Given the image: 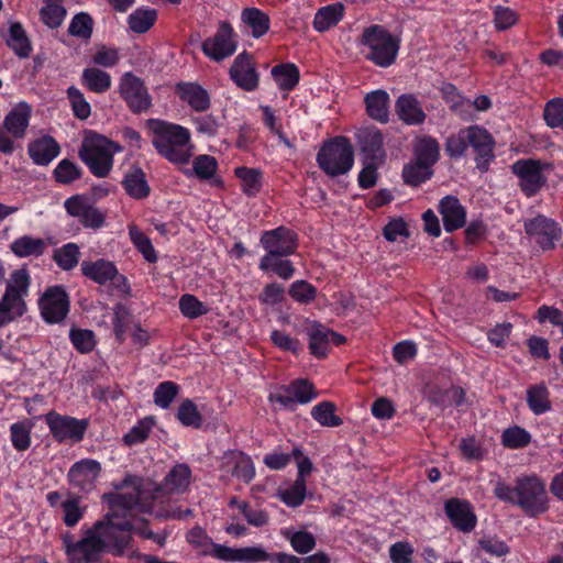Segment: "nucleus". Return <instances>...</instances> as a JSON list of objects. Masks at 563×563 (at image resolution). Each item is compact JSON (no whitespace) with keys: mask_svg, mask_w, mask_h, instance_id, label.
Returning a JSON list of instances; mask_svg holds the SVG:
<instances>
[{"mask_svg":"<svg viewBox=\"0 0 563 563\" xmlns=\"http://www.w3.org/2000/svg\"><path fill=\"white\" fill-rule=\"evenodd\" d=\"M217 159L209 155H199L194 159L192 169L200 179H210L217 170Z\"/></svg>","mask_w":563,"mask_h":563,"instance_id":"64","label":"nucleus"},{"mask_svg":"<svg viewBox=\"0 0 563 563\" xmlns=\"http://www.w3.org/2000/svg\"><path fill=\"white\" fill-rule=\"evenodd\" d=\"M30 284L31 277L25 268L14 271L7 282L5 291L0 302L5 306L15 318L23 316L26 311L24 298L29 295Z\"/></svg>","mask_w":563,"mask_h":563,"instance_id":"7","label":"nucleus"},{"mask_svg":"<svg viewBox=\"0 0 563 563\" xmlns=\"http://www.w3.org/2000/svg\"><path fill=\"white\" fill-rule=\"evenodd\" d=\"M415 154L417 161L431 168L439 158V144L437 140L430 136L421 139L416 146Z\"/></svg>","mask_w":563,"mask_h":563,"instance_id":"48","label":"nucleus"},{"mask_svg":"<svg viewBox=\"0 0 563 563\" xmlns=\"http://www.w3.org/2000/svg\"><path fill=\"white\" fill-rule=\"evenodd\" d=\"M147 125L152 144L161 156L173 164L189 163L195 147L187 128L159 119H150Z\"/></svg>","mask_w":563,"mask_h":563,"instance_id":"3","label":"nucleus"},{"mask_svg":"<svg viewBox=\"0 0 563 563\" xmlns=\"http://www.w3.org/2000/svg\"><path fill=\"white\" fill-rule=\"evenodd\" d=\"M45 422L57 442H79L88 428L87 419L63 416L55 411L45 415Z\"/></svg>","mask_w":563,"mask_h":563,"instance_id":"10","label":"nucleus"},{"mask_svg":"<svg viewBox=\"0 0 563 563\" xmlns=\"http://www.w3.org/2000/svg\"><path fill=\"white\" fill-rule=\"evenodd\" d=\"M178 390L179 387L174 382H163L154 390V402L158 407L167 409L176 398Z\"/></svg>","mask_w":563,"mask_h":563,"instance_id":"61","label":"nucleus"},{"mask_svg":"<svg viewBox=\"0 0 563 563\" xmlns=\"http://www.w3.org/2000/svg\"><path fill=\"white\" fill-rule=\"evenodd\" d=\"M230 78L240 88L245 91H253L258 86V75L246 53L239 54L230 68Z\"/></svg>","mask_w":563,"mask_h":563,"instance_id":"21","label":"nucleus"},{"mask_svg":"<svg viewBox=\"0 0 563 563\" xmlns=\"http://www.w3.org/2000/svg\"><path fill=\"white\" fill-rule=\"evenodd\" d=\"M493 493L500 501L519 507L529 517H537L549 509L545 482L537 474L517 476L514 486L499 478L494 482Z\"/></svg>","mask_w":563,"mask_h":563,"instance_id":"2","label":"nucleus"},{"mask_svg":"<svg viewBox=\"0 0 563 563\" xmlns=\"http://www.w3.org/2000/svg\"><path fill=\"white\" fill-rule=\"evenodd\" d=\"M241 19L252 30V35L256 38L263 36L269 29V16L257 8L244 9Z\"/></svg>","mask_w":563,"mask_h":563,"instance_id":"36","label":"nucleus"},{"mask_svg":"<svg viewBox=\"0 0 563 563\" xmlns=\"http://www.w3.org/2000/svg\"><path fill=\"white\" fill-rule=\"evenodd\" d=\"M30 118L31 108L27 103L21 102L5 115L3 126L13 137L22 139L29 126Z\"/></svg>","mask_w":563,"mask_h":563,"instance_id":"25","label":"nucleus"},{"mask_svg":"<svg viewBox=\"0 0 563 563\" xmlns=\"http://www.w3.org/2000/svg\"><path fill=\"white\" fill-rule=\"evenodd\" d=\"M64 207L69 216L77 218L86 228L98 229L104 223V216L101 211L82 195L66 199Z\"/></svg>","mask_w":563,"mask_h":563,"instance_id":"16","label":"nucleus"},{"mask_svg":"<svg viewBox=\"0 0 563 563\" xmlns=\"http://www.w3.org/2000/svg\"><path fill=\"white\" fill-rule=\"evenodd\" d=\"M542 168L543 165L537 159H519L511 165L512 173L519 178L521 190L528 197L536 195L545 183Z\"/></svg>","mask_w":563,"mask_h":563,"instance_id":"15","label":"nucleus"},{"mask_svg":"<svg viewBox=\"0 0 563 563\" xmlns=\"http://www.w3.org/2000/svg\"><path fill=\"white\" fill-rule=\"evenodd\" d=\"M31 159L40 166H46L60 153L58 143L52 136H43L32 141L27 146Z\"/></svg>","mask_w":563,"mask_h":563,"instance_id":"24","label":"nucleus"},{"mask_svg":"<svg viewBox=\"0 0 563 563\" xmlns=\"http://www.w3.org/2000/svg\"><path fill=\"white\" fill-rule=\"evenodd\" d=\"M60 507L63 509V521L67 527L76 526L86 511V507L81 506L80 498L77 496H69L67 499L62 501Z\"/></svg>","mask_w":563,"mask_h":563,"instance_id":"51","label":"nucleus"},{"mask_svg":"<svg viewBox=\"0 0 563 563\" xmlns=\"http://www.w3.org/2000/svg\"><path fill=\"white\" fill-rule=\"evenodd\" d=\"M364 102L366 112L372 119L380 123L388 122L389 95L385 90L377 89L368 92L364 98Z\"/></svg>","mask_w":563,"mask_h":563,"instance_id":"29","label":"nucleus"},{"mask_svg":"<svg viewBox=\"0 0 563 563\" xmlns=\"http://www.w3.org/2000/svg\"><path fill=\"white\" fill-rule=\"evenodd\" d=\"M290 297L299 303L308 305L312 302L317 296V289L306 280H296L289 286Z\"/></svg>","mask_w":563,"mask_h":563,"instance_id":"58","label":"nucleus"},{"mask_svg":"<svg viewBox=\"0 0 563 563\" xmlns=\"http://www.w3.org/2000/svg\"><path fill=\"white\" fill-rule=\"evenodd\" d=\"M468 126L450 135L445 141V152L452 158L462 157L468 147Z\"/></svg>","mask_w":563,"mask_h":563,"instance_id":"53","label":"nucleus"},{"mask_svg":"<svg viewBox=\"0 0 563 563\" xmlns=\"http://www.w3.org/2000/svg\"><path fill=\"white\" fill-rule=\"evenodd\" d=\"M235 175L242 183V191L253 197L257 195L262 188V172L257 168L238 167Z\"/></svg>","mask_w":563,"mask_h":563,"instance_id":"42","label":"nucleus"},{"mask_svg":"<svg viewBox=\"0 0 563 563\" xmlns=\"http://www.w3.org/2000/svg\"><path fill=\"white\" fill-rule=\"evenodd\" d=\"M7 43L19 57H27L31 53L30 41L20 23L11 24Z\"/></svg>","mask_w":563,"mask_h":563,"instance_id":"43","label":"nucleus"},{"mask_svg":"<svg viewBox=\"0 0 563 563\" xmlns=\"http://www.w3.org/2000/svg\"><path fill=\"white\" fill-rule=\"evenodd\" d=\"M80 268L85 277L99 285H104L113 280L118 275L115 265L106 260H97L95 262L85 261L81 263Z\"/></svg>","mask_w":563,"mask_h":563,"instance_id":"26","label":"nucleus"},{"mask_svg":"<svg viewBox=\"0 0 563 563\" xmlns=\"http://www.w3.org/2000/svg\"><path fill=\"white\" fill-rule=\"evenodd\" d=\"M121 147L109 139L91 133L85 136L79 148V158L90 173L99 178L107 177L113 166V156Z\"/></svg>","mask_w":563,"mask_h":563,"instance_id":"4","label":"nucleus"},{"mask_svg":"<svg viewBox=\"0 0 563 563\" xmlns=\"http://www.w3.org/2000/svg\"><path fill=\"white\" fill-rule=\"evenodd\" d=\"M69 339L77 351L89 353L96 345L95 333L87 329H71Z\"/></svg>","mask_w":563,"mask_h":563,"instance_id":"62","label":"nucleus"},{"mask_svg":"<svg viewBox=\"0 0 563 563\" xmlns=\"http://www.w3.org/2000/svg\"><path fill=\"white\" fill-rule=\"evenodd\" d=\"M266 254L263 257H288L297 250V234L286 227L263 232L260 239Z\"/></svg>","mask_w":563,"mask_h":563,"instance_id":"12","label":"nucleus"},{"mask_svg":"<svg viewBox=\"0 0 563 563\" xmlns=\"http://www.w3.org/2000/svg\"><path fill=\"white\" fill-rule=\"evenodd\" d=\"M318 394L311 383L306 379H296L287 386L268 395L271 404L279 405V408L295 410L296 405H306L317 398Z\"/></svg>","mask_w":563,"mask_h":563,"instance_id":"8","label":"nucleus"},{"mask_svg":"<svg viewBox=\"0 0 563 563\" xmlns=\"http://www.w3.org/2000/svg\"><path fill=\"white\" fill-rule=\"evenodd\" d=\"M179 309L181 313L189 319L198 318L209 311L208 307L203 302L189 294L180 297Z\"/></svg>","mask_w":563,"mask_h":563,"instance_id":"63","label":"nucleus"},{"mask_svg":"<svg viewBox=\"0 0 563 563\" xmlns=\"http://www.w3.org/2000/svg\"><path fill=\"white\" fill-rule=\"evenodd\" d=\"M444 510L451 523L462 532H471L476 527V516L467 500L451 498L444 505Z\"/></svg>","mask_w":563,"mask_h":563,"instance_id":"20","label":"nucleus"},{"mask_svg":"<svg viewBox=\"0 0 563 563\" xmlns=\"http://www.w3.org/2000/svg\"><path fill=\"white\" fill-rule=\"evenodd\" d=\"M531 442V434L519 426L507 428L501 433V443L505 448L518 450L526 448Z\"/></svg>","mask_w":563,"mask_h":563,"instance_id":"45","label":"nucleus"},{"mask_svg":"<svg viewBox=\"0 0 563 563\" xmlns=\"http://www.w3.org/2000/svg\"><path fill=\"white\" fill-rule=\"evenodd\" d=\"M157 13L154 9H136L129 15L128 23L133 32L145 33L155 23Z\"/></svg>","mask_w":563,"mask_h":563,"instance_id":"46","label":"nucleus"},{"mask_svg":"<svg viewBox=\"0 0 563 563\" xmlns=\"http://www.w3.org/2000/svg\"><path fill=\"white\" fill-rule=\"evenodd\" d=\"M526 401L528 408L536 416H541L552 409L550 390L544 383L530 385L526 390Z\"/></svg>","mask_w":563,"mask_h":563,"instance_id":"28","label":"nucleus"},{"mask_svg":"<svg viewBox=\"0 0 563 563\" xmlns=\"http://www.w3.org/2000/svg\"><path fill=\"white\" fill-rule=\"evenodd\" d=\"M309 349L311 354L317 357H324L328 354L331 344L329 339V329L322 324H313L308 333Z\"/></svg>","mask_w":563,"mask_h":563,"instance_id":"40","label":"nucleus"},{"mask_svg":"<svg viewBox=\"0 0 563 563\" xmlns=\"http://www.w3.org/2000/svg\"><path fill=\"white\" fill-rule=\"evenodd\" d=\"M179 98L187 102L194 110L202 112L210 107V97L206 89L192 82L177 86Z\"/></svg>","mask_w":563,"mask_h":563,"instance_id":"30","label":"nucleus"},{"mask_svg":"<svg viewBox=\"0 0 563 563\" xmlns=\"http://www.w3.org/2000/svg\"><path fill=\"white\" fill-rule=\"evenodd\" d=\"M543 119L549 128L563 131V98H553L545 103Z\"/></svg>","mask_w":563,"mask_h":563,"instance_id":"55","label":"nucleus"},{"mask_svg":"<svg viewBox=\"0 0 563 563\" xmlns=\"http://www.w3.org/2000/svg\"><path fill=\"white\" fill-rule=\"evenodd\" d=\"M122 184L128 195L134 199H143L150 194L145 174L140 167H132L125 174Z\"/></svg>","mask_w":563,"mask_h":563,"instance_id":"31","label":"nucleus"},{"mask_svg":"<svg viewBox=\"0 0 563 563\" xmlns=\"http://www.w3.org/2000/svg\"><path fill=\"white\" fill-rule=\"evenodd\" d=\"M121 97L134 113H141L150 109L151 97L143 81L132 73H125L119 84Z\"/></svg>","mask_w":563,"mask_h":563,"instance_id":"14","label":"nucleus"},{"mask_svg":"<svg viewBox=\"0 0 563 563\" xmlns=\"http://www.w3.org/2000/svg\"><path fill=\"white\" fill-rule=\"evenodd\" d=\"M43 2L44 5L40 11L42 22L49 29H57L66 16L63 0H43Z\"/></svg>","mask_w":563,"mask_h":563,"instance_id":"39","label":"nucleus"},{"mask_svg":"<svg viewBox=\"0 0 563 563\" xmlns=\"http://www.w3.org/2000/svg\"><path fill=\"white\" fill-rule=\"evenodd\" d=\"M101 472V465L96 460L85 459L76 462L68 472L69 483L82 490L90 492Z\"/></svg>","mask_w":563,"mask_h":563,"instance_id":"19","label":"nucleus"},{"mask_svg":"<svg viewBox=\"0 0 563 563\" xmlns=\"http://www.w3.org/2000/svg\"><path fill=\"white\" fill-rule=\"evenodd\" d=\"M41 317L48 324H60L65 321L69 308V297L62 286L48 287L38 299Z\"/></svg>","mask_w":563,"mask_h":563,"instance_id":"9","label":"nucleus"},{"mask_svg":"<svg viewBox=\"0 0 563 563\" xmlns=\"http://www.w3.org/2000/svg\"><path fill=\"white\" fill-rule=\"evenodd\" d=\"M335 406L330 401H322L311 409V417L324 427H339L342 419L335 413Z\"/></svg>","mask_w":563,"mask_h":563,"instance_id":"50","label":"nucleus"},{"mask_svg":"<svg viewBox=\"0 0 563 563\" xmlns=\"http://www.w3.org/2000/svg\"><path fill=\"white\" fill-rule=\"evenodd\" d=\"M343 11L344 8L341 3H333L319 9L313 19V27L318 32L328 31L342 20Z\"/></svg>","mask_w":563,"mask_h":563,"instance_id":"33","label":"nucleus"},{"mask_svg":"<svg viewBox=\"0 0 563 563\" xmlns=\"http://www.w3.org/2000/svg\"><path fill=\"white\" fill-rule=\"evenodd\" d=\"M263 272L272 271L278 277L288 280L295 274V267L289 260L283 257H262L258 264Z\"/></svg>","mask_w":563,"mask_h":563,"instance_id":"44","label":"nucleus"},{"mask_svg":"<svg viewBox=\"0 0 563 563\" xmlns=\"http://www.w3.org/2000/svg\"><path fill=\"white\" fill-rule=\"evenodd\" d=\"M82 85L96 93H103L111 87V76L97 67H87L81 75Z\"/></svg>","mask_w":563,"mask_h":563,"instance_id":"34","label":"nucleus"},{"mask_svg":"<svg viewBox=\"0 0 563 563\" xmlns=\"http://www.w3.org/2000/svg\"><path fill=\"white\" fill-rule=\"evenodd\" d=\"M283 534L297 553L307 554L316 547V539L313 534L308 531H291L287 529Z\"/></svg>","mask_w":563,"mask_h":563,"instance_id":"49","label":"nucleus"},{"mask_svg":"<svg viewBox=\"0 0 563 563\" xmlns=\"http://www.w3.org/2000/svg\"><path fill=\"white\" fill-rule=\"evenodd\" d=\"M129 235L134 246L142 253L150 263L157 261V254L151 240L135 225H130Z\"/></svg>","mask_w":563,"mask_h":563,"instance_id":"52","label":"nucleus"},{"mask_svg":"<svg viewBox=\"0 0 563 563\" xmlns=\"http://www.w3.org/2000/svg\"><path fill=\"white\" fill-rule=\"evenodd\" d=\"M525 232L543 250H553L562 238L561 227L552 219L538 214L523 223Z\"/></svg>","mask_w":563,"mask_h":563,"instance_id":"13","label":"nucleus"},{"mask_svg":"<svg viewBox=\"0 0 563 563\" xmlns=\"http://www.w3.org/2000/svg\"><path fill=\"white\" fill-rule=\"evenodd\" d=\"M468 146L473 147L477 154V167L481 170H487L488 164L494 158L495 142L489 132L478 125L468 126Z\"/></svg>","mask_w":563,"mask_h":563,"instance_id":"18","label":"nucleus"},{"mask_svg":"<svg viewBox=\"0 0 563 563\" xmlns=\"http://www.w3.org/2000/svg\"><path fill=\"white\" fill-rule=\"evenodd\" d=\"M306 481L295 479V482L285 487L279 488L276 496L288 507L297 508L301 506L306 499Z\"/></svg>","mask_w":563,"mask_h":563,"instance_id":"41","label":"nucleus"},{"mask_svg":"<svg viewBox=\"0 0 563 563\" xmlns=\"http://www.w3.org/2000/svg\"><path fill=\"white\" fill-rule=\"evenodd\" d=\"M67 97L76 118L85 120L90 115L91 107L78 88L70 86L67 89Z\"/></svg>","mask_w":563,"mask_h":563,"instance_id":"59","label":"nucleus"},{"mask_svg":"<svg viewBox=\"0 0 563 563\" xmlns=\"http://www.w3.org/2000/svg\"><path fill=\"white\" fill-rule=\"evenodd\" d=\"M221 470L225 475L250 484L255 477V466L252 459L241 451H228L223 454Z\"/></svg>","mask_w":563,"mask_h":563,"instance_id":"17","label":"nucleus"},{"mask_svg":"<svg viewBox=\"0 0 563 563\" xmlns=\"http://www.w3.org/2000/svg\"><path fill=\"white\" fill-rule=\"evenodd\" d=\"M80 258V249L76 243L69 242L56 249L53 254V260L56 265L63 271L74 269Z\"/></svg>","mask_w":563,"mask_h":563,"instance_id":"38","label":"nucleus"},{"mask_svg":"<svg viewBox=\"0 0 563 563\" xmlns=\"http://www.w3.org/2000/svg\"><path fill=\"white\" fill-rule=\"evenodd\" d=\"M272 76L283 91L292 90L299 82L300 73L295 64H279L272 68Z\"/></svg>","mask_w":563,"mask_h":563,"instance_id":"32","label":"nucleus"},{"mask_svg":"<svg viewBox=\"0 0 563 563\" xmlns=\"http://www.w3.org/2000/svg\"><path fill=\"white\" fill-rule=\"evenodd\" d=\"M238 47V41L232 26L228 22H220L217 32L202 42L203 54L214 62L232 56Z\"/></svg>","mask_w":563,"mask_h":563,"instance_id":"11","label":"nucleus"},{"mask_svg":"<svg viewBox=\"0 0 563 563\" xmlns=\"http://www.w3.org/2000/svg\"><path fill=\"white\" fill-rule=\"evenodd\" d=\"M177 418L186 427L199 428L202 423L201 415L190 399H186L180 404Z\"/></svg>","mask_w":563,"mask_h":563,"instance_id":"60","label":"nucleus"},{"mask_svg":"<svg viewBox=\"0 0 563 563\" xmlns=\"http://www.w3.org/2000/svg\"><path fill=\"white\" fill-rule=\"evenodd\" d=\"M395 112L399 120L407 125H420L427 118L421 102L412 93H404L397 98Z\"/></svg>","mask_w":563,"mask_h":563,"instance_id":"22","label":"nucleus"},{"mask_svg":"<svg viewBox=\"0 0 563 563\" xmlns=\"http://www.w3.org/2000/svg\"><path fill=\"white\" fill-rule=\"evenodd\" d=\"M154 427V419L151 417L144 418L130 429L123 437V442L126 445H134L144 442Z\"/></svg>","mask_w":563,"mask_h":563,"instance_id":"57","label":"nucleus"},{"mask_svg":"<svg viewBox=\"0 0 563 563\" xmlns=\"http://www.w3.org/2000/svg\"><path fill=\"white\" fill-rule=\"evenodd\" d=\"M432 175L431 168L419 161L404 167L402 177L406 184L417 186L428 180Z\"/></svg>","mask_w":563,"mask_h":563,"instance_id":"54","label":"nucleus"},{"mask_svg":"<svg viewBox=\"0 0 563 563\" xmlns=\"http://www.w3.org/2000/svg\"><path fill=\"white\" fill-rule=\"evenodd\" d=\"M55 180L63 185H68L81 177V168L69 159H62L54 172Z\"/></svg>","mask_w":563,"mask_h":563,"instance_id":"56","label":"nucleus"},{"mask_svg":"<svg viewBox=\"0 0 563 563\" xmlns=\"http://www.w3.org/2000/svg\"><path fill=\"white\" fill-rule=\"evenodd\" d=\"M358 139L362 152L366 154V159L382 161L383 135L377 129H371L362 132Z\"/></svg>","mask_w":563,"mask_h":563,"instance_id":"35","label":"nucleus"},{"mask_svg":"<svg viewBox=\"0 0 563 563\" xmlns=\"http://www.w3.org/2000/svg\"><path fill=\"white\" fill-rule=\"evenodd\" d=\"M48 243L42 238L22 235L10 244L11 252L19 258L40 257L47 250Z\"/></svg>","mask_w":563,"mask_h":563,"instance_id":"27","label":"nucleus"},{"mask_svg":"<svg viewBox=\"0 0 563 563\" xmlns=\"http://www.w3.org/2000/svg\"><path fill=\"white\" fill-rule=\"evenodd\" d=\"M33 423L24 419L10 426V440L12 446L20 452L26 451L32 443L31 432Z\"/></svg>","mask_w":563,"mask_h":563,"instance_id":"37","label":"nucleus"},{"mask_svg":"<svg viewBox=\"0 0 563 563\" xmlns=\"http://www.w3.org/2000/svg\"><path fill=\"white\" fill-rule=\"evenodd\" d=\"M190 479L191 471L186 464L175 465L161 487L143 477L126 475L114 484L115 489L124 492L103 495L110 511L87 529L80 540L75 541L69 533L62 537L69 563H97L103 553L122 556L131 549L130 531L134 527L131 520L120 519V515L124 511L151 512L162 489L167 494H181L188 488Z\"/></svg>","mask_w":563,"mask_h":563,"instance_id":"1","label":"nucleus"},{"mask_svg":"<svg viewBox=\"0 0 563 563\" xmlns=\"http://www.w3.org/2000/svg\"><path fill=\"white\" fill-rule=\"evenodd\" d=\"M439 211L442 216L444 229L452 232L464 227L466 222V211L459 199L453 196H446L441 199Z\"/></svg>","mask_w":563,"mask_h":563,"instance_id":"23","label":"nucleus"},{"mask_svg":"<svg viewBox=\"0 0 563 563\" xmlns=\"http://www.w3.org/2000/svg\"><path fill=\"white\" fill-rule=\"evenodd\" d=\"M319 167L329 176L344 175L353 167L354 152L344 136L327 142L317 154Z\"/></svg>","mask_w":563,"mask_h":563,"instance_id":"6","label":"nucleus"},{"mask_svg":"<svg viewBox=\"0 0 563 563\" xmlns=\"http://www.w3.org/2000/svg\"><path fill=\"white\" fill-rule=\"evenodd\" d=\"M92 30L93 20L87 12L75 14L68 25V33L84 41L91 38Z\"/></svg>","mask_w":563,"mask_h":563,"instance_id":"47","label":"nucleus"},{"mask_svg":"<svg viewBox=\"0 0 563 563\" xmlns=\"http://www.w3.org/2000/svg\"><path fill=\"white\" fill-rule=\"evenodd\" d=\"M362 44L366 47V58L379 67H388L394 64L399 42L385 27L372 25L362 34Z\"/></svg>","mask_w":563,"mask_h":563,"instance_id":"5","label":"nucleus"}]
</instances>
